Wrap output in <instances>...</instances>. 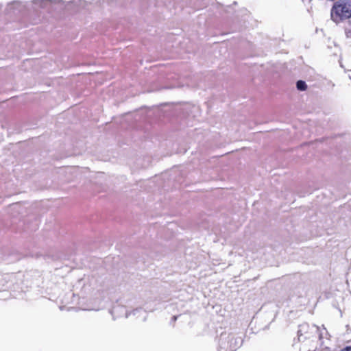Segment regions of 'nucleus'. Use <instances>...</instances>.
<instances>
[{"mask_svg":"<svg viewBox=\"0 0 351 351\" xmlns=\"http://www.w3.org/2000/svg\"><path fill=\"white\" fill-rule=\"evenodd\" d=\"M330 19L335 23L351 19V0H337L330 9Z\"/></svg>","mask_w":351,"mask_h":351,"instance_id":"nucleus-1","label":"nucleus"},{"mask_svg":"<svg viewBox=\"0 0 351 351\" xmlns=\"http://www.w3.org/2000/svg\"><path fill=\"white\" fill-rule=\"evenodd\" d=\"M228 339V346L225 348L229 351H236L243 344V339L241 336L229 335Z\"/></svg>","mask_w":351,"mask_h":351,"instance_id":"nucleus-2","label":"nucleus"},{"mask_svg":"<svg viewBox=\"0 0 351 351\" xmlns=\"http://www.w3.org/2000/svg\"><path fill=\"white\" fill-rule=\"evenodd\" d=\"M32 3L34 5H38L40 8H46L47 5L50 4H58L62 3L64 4V0H32Z\"/></svg>","mask_w":351,"mask_h":351,"instance_id":"nucleus-3","label":"nucleus"},{"mask_svg":"<svg viewBox=\"0 0 351 351\" xmlns=\"http://www.w3.org/2000/svg\"><path fill=\"white\" fill-rule=\"evenodd\" d=\"M306 82L304 80H300L296 82V88L300 91H304L307 89Z\"/></svg>","mask_w":351,"mask_h":351,"instance_id":"nucleus-4","label":"nucleus"},{"mask_svg":"<svg viewBox=\"0 0 351 351\" xmlns=\"http://www.w3.org/2000/svg\"><path fill=\"white\" fill-rule=\"evenodd\" d=\"M84 0H72L71 3L75 4V5H82V3H84Z\"/></svg>","mask_w":351,"mask_h":351,"instance_id":"nucleus-5","label":"nucleus"},{"mask_svg":"<svg viewBox=\"0 0 351 351\" xmlns=\"http://www.w3.org/2000/svg\"><path fill=\"white\" fill-rule=\"evenodd\" d=\"M341 351H351V346H346Z\"/></svg>","mask_w":351,"mask_h":351,"instance_id":"nucleus-6","label":"nucleus"},{"mask_svg":"<svg viewBox=\"0 0 351 351\" xmlns=\"http://www.w3.org/2000/svg\"><path fill=\"white\" fill-rule=\"evenodd\" d=\"M21 2H20V1H14L10 5H9V6H10L11 5H21Z\"/></svg>","mask_w":351,"mask_h":351,"instance_id":"nucleus-7","label":"nucleus"},{"mask_svg":"<svg viewBox=\"0 0 351 351\" xmlns=\"http://www.w3.org/2000/svg\"><path fill=\"white\" fill-rule=\"evenodd\" d=\"M300 332H301V329L299 330L298 332L299 341H301V338H302V335L300 334Z\"/></svg>","mask_w":351,"mask_h":351,"instance_id":"nucleus-8","label":"nucleus"},{"mask_svg":"<svg viewBox=\"0 0 351 351\" xmlns=\"http://www.w3.org/2000/svg\"><path fill=\"white\" fill-rule=\"evenodd\" d=\"M139 311H140V309H138V308H136V309H134V310L132 312V313L133 315H136V313L137 312H138ZM130 314H131V313H130Z\"/></svg>","mask_w":351,"mask_h":351,"instance_id":"nucleus-9","label":"nucleus"},{"mask_svg":"<svg viewBox=\"0 0 351 351\" xmlns=\"http://www.w3.org/2000/svg\"><path fill=\"white\" fill-rule=\"evenodd\" d=\"M177 319H178V316H176V315H174V316L172 317V320L173 322H176L177 320Z\"/></svg>","mask_w":351,"mask_h":351,"instance_id":"nucleus-10","label":"nucleus"},{"mask_svg":"<svg viewBox=\"0 0 351 351\" xmlns=\"http://www.w3.org/2000/svg\"><path fill=\"white\" fill-rule=\"evenodd\" d=\"M328 1H332V2H335L337 0H327Z\"/></svg>","mask_w":351,"mask_h":351,"instance_id":"nucleus-11","label":"nucleus"}]
</instances>
